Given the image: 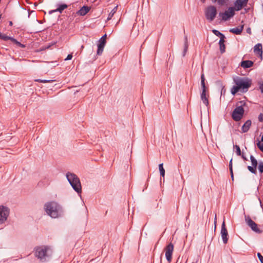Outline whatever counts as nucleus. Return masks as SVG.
Returning a JSON list of instances; mask_svg holds the SVG:
<instances>
[{"label": "nucleus", "mask_w": 263, "mask_h": 263, "mask_svg": "<svg viewBox=\"0 0 263 263\" xmlns=\"http://www.w3.org/2000/svg\"><path fill=\"white\" fill-rule=\"evenodd\" d=\"M233 81L235 85L231 89V93L233 95H235L239 91L247 92L252 84L251 80L247 77L235 76L233 77Z\"/></svg>", "instance_id": "nucleus-1"}, {"label": "nucleus", "mask_w": 263, "mask_h": 263, "mask_svg": "<svg viewBox=\"0 0 263 263\" xmlns=\"http://www.w3.org/2000/svg\"><path fill=\"white\" fill-rule=\"evenodd\" d=\"M44 210L47 215L53 218L61 217L63 213L62 207L54 201L48 202L45 203Z\"/></svg>", "instance_id": "nucleus-2"}, {"label": "nucleus", "mask_w": 263, "mask_h": 263, "mask_svg": "<svg viewBox=\"0 0 263 263\" xmlns=\"http://www.w3.org/2000/svg\"><path fill=\"white\" fill-rule=\"evenodd\" d=\"M52 253V250L49 247L42 246L37 247L36 249L35 256L41 261L44 262L48 261L50 259Z\"/></svg>", "instance_id": "nucleus-3"}, {"label": "nucleus", "mask_w": 263, "mask_h": 263, "mask_svg": "<svg viewBox=\"0 0 263 263\" xmlns=\"http://www.w3.org/2000/svg\"><path fill=\"white\" fill-rule=\"evenodd\" d=\"M66 178L73 190L78 193H81V184L77 176L73 173L68 172L66 174Z\"/></svg>", "instance_id": "nucleus-4"}, {"label": "nucleus", "mask_w": 263, "mask_h": 263, "mask_svg": "<svg viewBox=\"0 0 263 263\" xmlns=\"http://www.w3.org/2000/svg\"><path fill=\"white\" fill-rule=\"evenodd\" d=\"M245 105L246 102L243 101L237 103L236 107L232 114V118L234 121H239L242 118L245 111L243 106Z\"/></svg>", "instance_id": "nucleus-5"}, {"label": "nucleus", "mask_w": 263, "mask_h": 263, "mask_svg": "<svg viewBox=\"0 0 263 263\" xmlns=\"http://www.w3.org/2000/svg\"><path fill=\"white\" fill-rule=\"evenodd\" d=\"M217 13L216 8L214 6L207 7L204 10L205 18L210 22H212L215 19Z\"/></svg>", "instance_id": "nucleus-6"}, {"label": "nucleus", "mask_w": 263, "mask_h": 263, "mask_svg": "<svg viewBox=\"0 0 263 263\" xmlns=\"http://www.w3.org/2000/svg\"><path fill=\"white\" fill-rule=\"evenodd\" d=\"M205 77L203 73L201 76V87L202 89V92L201 93V99L202 101L204 104L206 106L209 105L208 97H206V86L205 83Z\"/></svg>", "instance_id": "nucleus-7"}, {"label": "nucleus", "mask_w": 263, "mask_h": 263, "mask_svg": "<svg viewBox=\"0 0 263 263\" xmlns=\"http://www.w3.org/2000/svg\"><path fill=\"white\" fill-rule=\"evenodd\" d=\"M235 11L233 7H230L224 12H220L219 16L221 17L222 21H226L235 15Z\"/></svg>", "instance_id": "nucleus-8"}, {"label": "nucleus", "mask_w": 263, "mask_h": 263, "mask_svg": "<svg viewBox=\"0 0 263 263\" xmlns=\"http://www.w3.org/2000/svg\"><path fill=\"white\" fill-rule=\"evenodd\" d=\"M9 209L5 206H0V224L4 223L9 215Z\"/></svg>", "instance_id": "nucleus-9"}, {"label": "nucleus", "mask_w": 263, "mask_h": 263, "mask_svg": "<svg viewBox=\"0 0 263 263\" xmlns=\"http://www.w3.org/2000/svg\"><path fill=\"white\" fill-rule=\"evenodd\" d=\"M106 34H105L102 36L99 41V43L98 44V49L97 51V54L98 55H101L103 51L106 42Z\"/></svg>", "instance_id": "nucleus-10"}, {"label": "nucleus", "mask_w": 263, "mask_h": 263, "mask_svg": "<svg viewBox=\"0 0 263 263\" xmlns=\"http://www.w3.org/2000/svg\"><path fill=\"white\" fill-rule=\"evenodd\" d=\"M174 250V245L172 242H170L168 245L166 246L165 248V257L168 261V262L170 263L171 262L172 258V254Z\"/></svg>", "instance_id": "nucleus-11"}, {"label": "nucleus", "mask_w": 263, "mask_h": 263, "mask_svg": "<svg viewBox=\"0 0 263 263\" xmlns=\"http://www.w3.org/2000/svg\"><path fill=\"white\" fill-rule=\"evenodd\" d=\"M249 0H236L234 3V10L238 11L247 6Z\"/></svg>", "instance_id": "nucleus-12"}, {"label": "nucleus", "mask_w": 263, "mask_h": 263, "mask_svg": "<svg viewBox=\"0 0 263 263\" xmlns=\"http://www.w3.org/2000/svg\"><path fill=\"white\" fill-rule=\"evenodd\" d=\"M220 234H221V237H222L223 243L224 244H226L228 242V233L227 230L226 228L224 221H223L222 224Z\"/></svg>", "instance_id": "nucleus-13"}, {"label": "nucleus", "mask_w": 263, "mask_h": 263, "mask_svg": "<svg viewBox=\"0 0 263 263\" xmlns=\"http://www.w3.org/2000/svg\"><path fill=\"white\" fill-rule=\"evenodd\" d=\"M246 221L248 225L251 228V229L257 233H260L259 229L257 228V225L255 223L250 217H246Z\"/></svg>", "instance_id": "nucleus-14"}, {"label": "nucleus", "mask_w": 263, "mask_h": 263, "mask_svg": "<svg viewBox=\"0 0 263 263\" xmlns=\"http://www.w3.org/2000/svg\"><path fill=\"white\" fill-rule=\"evenodd\" d=\"M90 10V7L84 6L77 12V14L80 16H84Z\"/></svg>", "instance_id": "nucleus-15"}, {"label": "nucleus", "mask_w": 263, "mask_h": 263, "mask_svg": "<svg viewBox=\"0 0 263 263\" xmlns=\"http://www.w3.org/2000/svg\"><path fill=\"white\" fill-rule=\"evenodd\" d=\"M254 52L260 57V58L262 59V45L260 43H258L256 44L254 47Z\"/></svg>", "instance_id": "nucleus-16"}, {"label": "nucleus", "mask_w": 263, "mask_h": 263, "mask_svg": "<svg viewBox=\"0 0 263 263\" xmlns=\"http://www.w3.org/2000/svg\"><path fill=\"white\" fill-rule=\"evenodd\" d=\"M253 62L250 60L242 61L240 63V66L243 68H248L251 67L253 65Z\"/></svg>", "instance_id": "nucleus-17"}, {"label": "nucleus", "mask_w": 263, "mask_h": 263, "mask_svg": "<svg viewBox=\"0 0 263 263\" xmlns=\"http://www.w3.org/2000/svg\"><path fill=\"white\" fill-rule=\"evenodd\" d=\"M252 122L250 120H247L242 125L241 130L242 133L247 132L250 128Z\"/></svg>", "instance_id": "nucleus-18"}, {"label": "nucleus", "mask_w": 263, "mask_h": 263, "mask_svg": "<svg viewBox=\"0 0 263 263\" xmlns=\"http://www.w3.org/2000/svg\"><path fill=\"white\" fill-rule=\"evenodd\" d=\"M243 29V25H241L238 27L231 28L230 29V32L235 34H240Z\"/></svg>", "instance_id": "nucleus-19"}, {"label": "nucleus", "mask_w": 263, "mask_h": 263, "mask_svg": "<svg viewBox=\"0 0 263 263\" xmlns=\"http://www.w3.org/2000/svg\"><path fill=\"white\" fill-rule=\"evenodd\" d=\"M68 6L66 4H62L60 5L58 8L57 9L51 10L49 12L50 13H52L53 12H59L60 13H62V11L66 8H67Z\"/></svg>", "instance_id": "nucleus-20"}, {"label": "nucleus", "mask_w": 263, "mask_h": 263, "mask_svg": "<svg viewBox=\"0 0 263 263\" xmlns=\"http://www.w3.org/2000/svg\"><path fill=\"white\" fill-rule=\"evenodd\" d=\"M219 44L221 53H224L226 50V46L224 45V38L220 37Z\"/></svg>", "instance_id": "nucleus-21"}, {"label": "nucleus", "mask_w": 263, "mask_h": 263, "mask_svg": "<svg viewBox=\"0 0 263 263\" xmlns=\"http://www.w3.org/2000/svg\"><path fill=\"white\" fill-rule=\"evenodd\" d=\"M117 8H118V6H116L108 14V17H107V20H110L111 19V18L113 17L114 15L115 14V13L117 12Z\"/></svg>", "instance_id": "nucleus-22"}, {"label": "nucleus", "mask_w": 263, "mask_h": 263, "mask_svg": "<svg viewBox=\"0 0 263 263\" xmlns=\"http://www.w3.org/2000/svg\"><path fill=\"white\" fill-rule=\"evenodd\" d=\"M0 39L4 41H8V40H10L12 42H13V39H14V38H13L12 37L8 36L7 35H6L5 34H2V33L0 36Z\"/></svg>", "instance_id": "nucleus-23"}, {"label": "nucleus", "mask_w": 263, "mask_h": 263, "mask_svg": "<svg viewBox=\"0 0 263 263\" xmlns=\"http://www.w3.org/2000/svg\"><path fill=\"white\" fill-rule=\"evenodd\" d=\"M159 170L160 171V176L164 177L165 175V170L163 168V163H161L159 165Z\"/></svg>", "instance_id": "nucleus-24"}, {"label": "nucleus", "mask_w": 263, "mask_h": 263, "mask_svg": "<svg viewBox=\"0 0 263 263\" xmlns=\"http://www.w3.org/2000/svg\"><path fill=\"white\" fill-rule=\"evenodd\" d=\"M250 160L251 161L252 165L255 167L256 168L258 162L256 159L252 156L251 155L250 156Z\"/></svg>", "instance_id": "nucleus-25"}, {"label": "nucleus", "mask_w": 263, "mask_h": 263, "mask_svg": "<svg viewBox=\"0 0 263 263\" xmlns=\"http://www.w3.org/2000/svg\"><path fill=\"white\" fill-rule=\"evenodd\" d=\"M229 0H212L214 2H217L220 6H223Z\"/></svg>", "instance_id": "nucleus-26"}, {"label": "nucleus", "mask_w": 263, "mask_h": 263, "mask_svg": "<svg viewBox=\"0 0 263 263\" xmlns=\"http://www.w3.org/2000/svg\"><path fill=\"white\" fill-rule=\"evenodd\" d=\"M213 32L217 36H219L220 37L225 38L224 35L217 30H213Z\"/></svg>", "instance_id": "nucleus-27"}, {"label": "nucleus", "mask_w": 263, "mask_h": 263, "mask_svg": "<svg viewBox=\"0 0 263 263\" xmlns=\"http://www.w3.org/2000/svg\"><path fill=\"white\" fill-rule=\"evenodd\" d=\"M36 82H39L41 83H48V82H53L54 80H42V79H36L35 80Z\"/></svg>", "instance_id": "nucleus-28"}, {"label": "nucleus", "mask_w": 263, "mask_h": 263, "mask_svg": "<svg viewBox=\"0 0 263 263\" xmlns=\"http://www.w3.org/2000/svg\"><path fill=\"white\" fill-rule=\"evenodd\" d=\"M248 169L249 170V171L251 172L253 174H256V168L254 167V166H248Z\"/></svg>", "instance_id": "nucleus-29"}, {"label": "nucleus", "mask_w": 263, "mask_h": 263, "mask_svg": "<svg viewBox=\"0 0 263 263\" xmlns=\"http://www.w3.org/2000/svg\"><path fill=\"white\" fill-rule=\"evenodd\" d=\"M234 147L235 148V149H236V154L238 156H240L241 155V151H240V148L239 146L237 145H235L234 146Z\"/></svg>", "instance_id": "nucleus-30"}, {"label": "nucleus", "mask_w": 263, "mask_h": 263, "mask_svg": "<svg viewBox=\"0 0 263 263\" xmlns=\"http://www.w3.org/2000/svg\"><path fill=\"white\" fill-rule=\"evenodd\" d=\"M13 43L17 45V46L24 48L25 47V45L21 44L20 42H18L16 39H13Z\"/></svg>", "instance_id": "nucleus-31"}, {"label": "nucleus", "mask_w": 263, "mask_h": 263, "mask_svg": "<svg viewBox=\"0 0 263 263\" xmlns=\"http://www.w3.org/2000/svg\"><path fill=\"white\" fill-rule=\"evenodd\" d=\"M258 170L260 173H263V162L260 161L259 162Z\"/></svg>", "instance_id": "nucleus-32"}, {"label": "nucleus", "mask_w": 263, "mask_h": 263, "mask_svg": "<svg viewBox=\"0 0 263 263\" xmlns=\"http://www.w3.org/2000/svg\"><path fill=\"white\" fill-rule=\"evenodd\" d=\"M188 43H184V50L183 52V56H185L186 52L188 49Z\"/></svg>", "instance_id": "nucleus-33"}, {"label": "nucleus", "mask_w": 263, "mask_h": 263, "mask_svg": "<svg viewBox=\"0 0 263 263\" xmlns=\"http://www.w3.org/2000/svg\"><path fill=\"white\" fill-rule=\"evenodd\" d=\"M257 145L259 149L263 152V143H261L260 142H258L257 143Z\"/></svg>", "instance_id": "nucleus-34"}, {"label": "nucleus", "mask_w": 263, "mask_h": 263, "mask_svg": "<svg viewBox=\"0 0 263 263\" xmlns=\"http://www.w3.org/2000/svg\"><path fill=\"white\" fill-rule=\"evenodd\" d=\"M257 256L261 263H263V256L260 253H257Z\"/></svg>", "instance_id": "nucleus-35"}, {"label": "nucleus", "mask_w": 263, "mask_h": 263, "mask_svg": "<svg viewBox=\"0 0 263 263\" xmlns=\"http://www.w3.org/2000/svg\"><path fill=\"white\" fill-rule=\"evenodd\" d=\"M258 120L260 122L263 121V114H260L258 116Z\"/></svg>", "instance_id": "nucleus-36"}, {"label": "nucleus", "mask_w": 263, "mask_h": 263, "mask_svg": "<svg viewBox=\"0 0 263 263\" xmlns=\"http://www.w3.org/2000/svg\"><path fill=\"white\" fill-rule=\"evenodd\" d=\"M229 169L230 172H232L233 171L232 169V159H231L230 162H229Z\"/></svg>", "instance_id": "nucleus-37"}, {"label": "nucleus", "mask_w": 263, "mask_h": 263, "mask_svg": "<svg viewBox=\"0 0 263 263\" xmlns=\"http://www.w3.org/2000/svg\"><path fill=\"white\" fill-rule=\"evenodd\" d=\"M72 58V55L71 54H69L67 58L65 59V61L70 60Z\"/></svg>", "instance_id": "nucleus-38"}, {"label": "nucleus", "mask_w": 263, "mask_h": 263, "mask_svg": "<svg viewBox=\"0 0 263 263\" xmlns=\"http://www.w3.org/2000/svg\"><path fill=\"white\" fill-rule=\"evenodd\" d=\"M259 89H260L261 92L263 93V83L259 84Z\"/></svg>", "instance_id": "nucleus-39"}, {"label": "nucleus", "mask_w": 263, "mask_h": 263, "mask_svg": "<svg viewBox=\"0 0 263 263\" xmlns=\"http://www.w3.org/2000/svg\"><path fill=\"white\" fill-rule=\"evenodd\" d=\"M247 33H249V34H251V29L250 28H248L247 30Z\"/></svg>", "instance_id": "nucleus-40"}, {"label": "nucleus", "mask_w": 263, "mask_h": 263, "mask_svg": "<svg viewBox=\"0 0 263 263\" xmlns=\"http://www.w3.org/2000/svg\"><path fill=\"white\" fill-rule=\"evenodd\" d=\"M184 43H188L187 36H184Z\"/></svg>", "instance_id": "nucleus-41"}, {"label": "nucleus", "mask_w": 263, "mask_h": 263, "mask_svg": "<svg viewBox=\"0 0 263 263\" xmlns=\"http://www.w3.org/2000/svg\"><path fill=\"white\" fill-rule=\"evenodd\" d=\"M231 177H232V179H233V177H234V176H233V171H232V172H231Z\"/></svg>", "instance_id": "nucleus-42"}, {"label": "nucleus", "mask_w": 263, "mask_h": 263, "mask_svg": "<svg viewBox=\"0 0 263 263\" xmlns=\"http://www.w3.org/2000/svg\"><path fill=\"white\" fill-rule=\"evenodd\" d=\"M242 156V158L245 160H247V158H246V157H245V156H244V155H243V154L242 155V156Z\"/></svg>", "instance_id": "nucleus-43"}, {"label": "nucleus", "mask_w": 263, "mask_h": 263, "mask_svg": "<svg viewBox=\"0 0 263 263\" xmlns=\"http://www.w3.org/2000/svg\"><path fill=\"white\" fill-rule=\"evenodd\" d=\"M84 46H83V45H82V46H81V49H83L84 48Z\"/></svg>", "instance_id": "nucleus-44"}, {"label": "nucleus", "mask_w": 263, "mask_h": 263, "mask_svg": "<svg viewBox=\"0 0 263 263\" xmlns=\"http://www.w3.org/2000/svg\"><path fill=\"white\" fill-rule=\"evenodd\" d=\"M12 22H10V25H12Z\"/></svg>", "instance_id": "nucleus-45"}, {"label": "nucleus", "mask_w": 263, "mask_h": 263, "mask_svg": "<svg viewBox=\"0 0 263 263\" xmlns=\"http://www.w3.org/2000/svg\"><path fill=\"white\" fill-rule=\"evenodd\" d=\"M202 2H204L205 0H201Z\"/></svg>", "instance_id": "nucleus-46"}, {"label": "nucleus", "mask_w": 263, "mask_h": 263, "mask_svg": "<svg viewBox=\"0 0 263 263\" xmlns=\"http://www.w3.org/2000/svg\"><path fill=\"white\" fill-rule=\"evenodd\" d=\"M260 205H261V200H260Z\"/></svg>", "instance_id": "nucleus-47"}, {"label": "nucleus", "mask_w": 263, "mask_h": 263, "mask_svg": "<svg viewBox=\"0 0 263 263\" xmlns=\"http://www.w3.org/2000/svg\"><path fill=\"white\" fill-rule=\"evenodd\" d=\"M192 263H194V262H192Z\"/></svg>", "instance_id": "nucleus-48"}]
</instances>
